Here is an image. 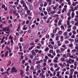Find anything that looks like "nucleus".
<instances>
[{
  "mask_svg": "<svg viewBox=\"0 0 78 78\" xmlns=\"http://www.w3.org/2000/svg\"><path fill=\"white\" fill-rule=\"evenodd\" d=\"M10 28V26H8L7 27H5L4 28H3L2 30H0V32L1 31H5V33H6L7 34H9V33H10V29L9 28Z\"/></svg>",
  "mask_w": 78,
  "mask_h": 78,
  "instance_id": "f257e3e1",
  "label": "nucleus"
},
{
  "mask_svg": "<svg viewBox=\"0 0 78 78\" xmlns=\"http://www.w3.org/2000/svg\"><path fill=\"white\" fill-rule=\"evenodd\" d=\"M11 73H16L17 72L18 70L16 69V67H14L11 69Z\"/></svg>",
  "mask_w": 78,
  "mask_h": 78,
  "instance_id": "f03ea898",
  "label": "nucleus"
},
{
  "mask_svg": "<svg viewBox=\"0 0 78 78\" xmlns=\"http://www.w3.org/2000/svg\"><path fill=\"white\" fill-rule=\"evenodd\" d=\"M37 28V30L40 31V30H41L43 29V26H40L38 27Z\"/></svg>",
  "mask_w": 78,
  "mask_h": 78,
  "instance_id": "7ed1b4c3",
  "label": "nucleus"
},
{
  "mask_svg": "<svg viewBox=\"0 0 78 78\" xmlns=\"http://www.w3.org/2000/svg\"><path fill=\"white\" fill-rule=\"evenodd\" d=\"M31 53H32V55H34L35 56L36 55V52H34V50H32V51H30Z\"/></svg>",
  "mask_w": 78,
  "mask_h": 78,
  "instance_id": "20e7f679",
  "label": "nucleus"
},
{
  "mask_svg": "<svg viewBox=\"0 0 78 78\" xmlns=\"http://www.w3.org/2000/svg\"><path fill=\"white\" fill-rule=\"evenodd\" d=\"M6 74H7L8 75H9V74L8 73V71H6L4 73L3 72L2 73V75H3V74H4V75H5Z\"/></svg>",
  "mask_w": 78,
  "mask_h": 78,
  "instance_id": "39448f33",
  "label": "nucleus"
},
{
  "mask_svg": "<svg viewBox=\"0 0 78 78\" xmlns=\"http://www.w3.org/2000/svg\"><path fill=\"white\" fill-rule=\"evenodd\" d=\"M20 29V24L19 23V25L18 26V27L16 29V31H19V30Z\"/></svg>",
  "mask_w": 78,
  "mask_h": 78,
  "instance_id": "423d86ee",
  "label": "nucleus"
},
{
  "mask_svg": "<svg viewBox=\"0 0 78 78\" xmlns=\"http://www.w3.org/2000/svg\"><path fill=\"white\" fill-rule=\"evenodd\" d=\"M29 46V44H27L25 45L24 46V49H27V48Z\"/></svg>",
  "mask_w": 78,
  "mask_h": 78,
  "instance_id": "0eeeda50",
  "label": "nucleus"
},
{
  "mask_svg": "<svg viewBox=\"0 0 78 78\" xmlns=\"http://www.w3.org/2000/svg\"><path fill=\"white\" fill-rule=\"evenodd\" d=\"M40 66H40V64H39L37 65V70H39L40 69Z\"/></svg>",
  "mask_w": 78,
  "mask_h": 78,
  "instance_id": "6e6552de",
  "label": "nucleus"
},
{
  "mask_svg": "<svg viewBox=\"0 0 78 78\" xmlns=\"http://www.w3.org/2000/svg\"><path fill=\"white\" fill-rule=\"evenodd\" d=\"M75 41L76 43H78V38H75Z\"/></svg>",
  "mask_w": 78,
  "mask_h": 78,
  "instance_id": "1a4fd4ad",
  "label": "nucleus"
},
{
  "mask_svg": "<svg viewBox=\"0 0 78 78\" xmlns=\"http://www.w3.org/2000/svg\"><path fill=\"white\" fill-rule=\"evenodd\" d=\"M65 60V59H64V58L63 57L62 58L60 59L61 61H62V62H65V61L64 60Z\"/></svg>",
  "mask_w": 78,
  "mask_h": 78,
  "instance_id": "9d476101",
  "label": "nucleus"
},
{
  "mask_svg": "<svg viewBox=\"0 0 78 78\" xmlns=\"http://www.w3.org/2000/svg\"><path fill=\"white\" fill-rule=\"evenodd\" d=\"M8 51H7L6 53H5V57H6L7 56V55H8Z\"/></svg>",
  "mask_w": 78,
  "mask_h": 78,
  "instance_id": "9b49d317",
  "label": "nucleus"
},
{
  "mask_svg": "<svg viewBox=\"0 0 78 78\" xmlns=\"http://www.w3.org/2000/svg\"><path fill=\"white\" fill-rule=\"evenodd\" d=\"M23 7H25L26 9H27L28 8L27 7V5H26V4H23Z\"/></svg>",
  "mask_w": 78,
  "mask_h": 78,
  "instance_id": "f8f14e48",
  "label": "nucleus"
},
{
  "mask_svg": "<svg viewBox=\"0 0 78 78\" xmlns=\"http://www.w3.org/2000/svg\"><path fill=\"white\" fill-rule=\"evenodd\" d=\"M9 8L10 10H12V11H13V9H12V8H13V6H10Z\"/></svg>",
  "mask_w": 78,
  "mask_h": 78,
  "instance_id": "ddd939ff",
  "label": "nucleus"
},
{
  "mask_svg": "<svg viewBox=\"0 0 78 78\" xmlns=\"http://www.w3.org/2000/svg\"><path fill=\"white\" fill-rule=\"evenodd\" d=\"M74 66L75 67H76L77 66V63L76 62H74Z\"/></svg>",
  "mask_w": 78,
  "mask_h": 78,
  "instance_id": "4468645a",
  "label": "nucleus"
},
{
  "mask_svg": "<svg viewBox=\"0 0 78 78\" xmlns=\"http://www.w3.org/2000/svg\"><path fill=\"white\" fill-rule=\"evenodd\" d=\"M49 50V48L48 47H47L45 49L44 51H48Z\"/></svg>",
  "mask_w": 78,
  "mask_h": 78,
  "instance_id": "2eb2a0df",
  "label": "nucleus"
},
{
  "mask_svg": "<svg viewBox=\"0 0 78 78\" xmlns=\"http://www.w3.org/2000/svg\"><path fill=\"white\" fill-rule=\"evenodd\" d=\"M23 70H22L21 71V75L22 76V77H23Z\"/></svg>",
  "mask_w": 78,
  "mask_h": 78,
  "instance_id": "dca6fc26",
  "label": "nucleus"
},
{
  "mask_svg": "<svg viewBox=\"0 0 78 78\" xmlns=\"http://www.w3.org/2000/svg\"><path fill=\"white\" fill-rule=\"evenodd\" d=\"M58 25H61V20H59L58 23Z\"/></svg>",
  "mask_w": 78,
  "mask_h": 78,
  "instance_id": "f3484780",
  "label": "nucleus"
},
{
  "mask_svg": "<svg viewBox=\"0 0 78 78\" xmlns=\"http://www.w3.org/2000/svg\"><path fill=\"white\" fill-rule=\"evenodd\" d=\"M63 57L64 58H67V55L66 54H64L63 55Z\"/></svg>",
  "mask_w": 78,
  "mask_h": 78,
  "instance_id": "a211bd4d",
  "label": "nucleus"
},
{
  "mask_svg": "<svg viewBox=\"0 0 78 78\" xmlns=\"http://www.w3.org/2000/svg\"><path fill=\"white\" fill-rule=\"evenodd\" d=\"M30 40H32V39H34V36H32L30 37Z\"/></svg>",
  "mask_w": 78,
  "mask_h": 78,
  "instance_id": "6ab92c4d",
  "label": "nucleus"
},
{
  "mask_svg": "<svg viewBox=\"0 0 78 78\" xmlns=\"http://www.w3.org/2000/svg\"><path fill=\"white\" fill-rule=\"evenodd\" d=\"M34 47V46H32L30 48V50H32L33 48Z\"/></svg>",
  "mask_w": 78,
  "mask_h": 78,
  "instance_id": "aec40b11",
  "label": "nucleus"
},
{
  "mask_svg": "<svg viewBox=\"0 0 78 78\" xmlns=\"http://www.w3.org/2000/svg\"><path fill=\"white\" fill-rule=\"evenodd\" d=\"M21 4L23 5V4H24V3H25V1H21Z\"/></svg>",
  "mask_w": 78,
  "mask_h": 78,
  "instance_id": "412c9836",
  "label": "nucleus"
},
{
  "mask_svg": "<svg viewBox=\"0 0 78 78\" xmlns=\"http://www.w3.org/2000/svg\"><path fill=\"white\" fill-rule=\"evenodd\" d=\"M20 42H23V38H22V37H21L20 38Z\"/></svg>",
  "mask_w": 78,
  "mask_h": 78,
  "instance_id": "4be33fe9",
  "label": "nucleus"
},
{
  "mask_svg": "<svg viewBox=\"0 0 78 78\" xmlns=\"http://www.w3.org/2000/svg\"><path fill=\"white\" fill-rule=\"evenodd\" d=\"M28 27H24L23 28V30H27V29Z\"/></svg>",
  "mask_w": 78,
  "mask_h": 78,
  "instance_id": "5701e85b",
  "label": "nucleus"
},
{
  "mask_svg": "<svg viewBox=\"0 0 78 78\" xmlns=\"http://www.w3.org/2000/svg\"><path fill=\"white\" fill-rule=\"evenodd\" d=\"M48 4V3H47L46 2H45L44 4V6H46Z\"/></svg>",
  "mask_w": 78,
  "mask_h": 78,
  "instance_id": "b1692460",
  "label": "nucleus"
},
{
  "mask_svg": "<svg viewBox=\"0 0 78 78\" xmlns=\"http://www.w3.org/2000/svg\"><path fill=\"white\" fill-rule=\"evenodd\" d=\"M74 69L73 68H72L70 70V71L71 72H74Z\"/></svg>",
  "mask_w": 78,
  "mask_h": 78,
  "instance_id": "393cba45",
  "label": "nucleus"
},
{
  "mask_svg": "<svg viewBox=\"0 0 78 78\" xmlns=\"http://www.w3.org/2000/svg\"><path fill=\"white\" fill-rule=\"evenodd\" d=\"M26 22L25 21H24L22 22V24L23 25H25V23Z\"/></svg>",
  "mask_w": 78,
  "mask_h": 78,
  "instance_id": "a878e982",
  "label": "nucleus"
},
{
  "mask_svg": "<svg viewBox=\"0 0 78 78\" xmlns=\"http://www.w3.org/2000/svg\"><path fill=\"white\" fill-rule=\"evenodd\" d=\"M18 32H19V33H20V34H22L23 32V30H19L18 31Z\"/></svg>",
  "mask_w": 78,
  "mask_h": 78,
  "instance_id": "bb28decb",
  "label": "nucleus"
},
{
  "mask_svg": "<svg viewBox=\"0 0 78 78\" xmlns=\"http://www.w3.org/2000/svg\"><path fill=\"white\" fill-rule=\"evenodd\" d=\"M55 39H56V41H58V40H59V37L58 36L56 37Z\"/></svg>",
  "mask_w": 78,
  "mask_h": 78,
  "instance_id": "cd10ccee",
  "label": "nucleus"
},
{
  "mask_svg": "<svg viewBox=\"0 0 78 78\" xmlns=\"http://www.w3.org/2000/svg\"><path fill=\"white\" fill-rule=\"evenodd\" d=\"M67 15L69 16H70V12H68L67 14Z\"/></svg>",
  "mask_w": 78,
  "mask_h": 78,
  "instance_id": "c85d7f7f",
  "label": "nucleus"
},
{
  "mask_svg": "<svg viewBox=\"0 0 78 78\" xmlns=\"http://www.w3.org/2000/svg\"><path fill=\"white\" fill-rule=\"evenodd\" d=\"M13 12V14L15 15V14L17 13V12L16 10H14Z\"/></svg>",
  "mask_w": 78,
  "mask_h": 78,
  "instance_id": "c756f323",
  "label": "nucleus"
},
{
  "mask_svg": "<svg viewBox=\"0 0 78 78\" xmlns=\"http://www.w3.org/2000/svg\"><path fill=\"white\" fill-rule=\"evenodd\" d=\"M34 57V56L33 55H31L30 56V58L31 59H33Z\"/></svg>",
  "mask_w": 78,
  "mask_h": 78,
  "instance_id": "7c9ffc66",
  "label": "nucleus"
},
{
  "mask_svg": "<svg viewBox=\"0 0 78 78\" xmlns=\"http://www.w3.org/2000/svg\"><path fill=\"white\" fill-rule=\"evenodd\" d=\"M60 50L61 51H64V50H65V49L64 48H61Z\"/></svg>",
  "mask_w": 78,
  "mask_h": 78,
  "instance_id": "2f4dec72",
  "label": "nucleus"
},
{
  "mask_svg": "<svg viewBox=\"0 0 78 78\" xmlns=\"http://www.w3.org/2000/svg\"><path fill=\"white\" fill-rule=\"evenodd\" d=\"M69 11H72L73 12H74V11H75V9H70Z\"/></svg>",
  "mask_w": 78,
  "mask_h": 78,
  "instance_id": "473e14b6",
  "label": "nucleus"
},
{
  "mask_svg": "<svg viewBox=\"0 0 78 78\" xmlns=\"http://www.w3.org/2000/svg\"><path fill=\"white\" fill-rule=\"evenodd\" d=\"M64 34L65 36H67V32H65L64 33Z\"/></svg>",
  "mask_w": 78,
  "mask_h": 78,
  "instance_id": "72a5a7b5",
  "label": "nucleus"
},
{
  "mask_svg": "<svg viewBox=\"0 0 78 78\" xmlns=\"http://www.w3.org/2000/svg\"><path fill=\"white\" fill-rule=\"evenodd\" d=\"M71 55V54L70 53H68L67 55V56L68 57H69V56H70Z\"/></svg>",
  "mask_w": 78,
  "mask_h": 78,
  "instance_id": "f704fd0d",
  "label": "nucleus"
},
{
  "mask_svg": "<svg viewBox=\"0 0 78 78\" xmlns=\"http://www.w3.org/2000/svg\"><path fill=\"white\" fill-rule=\"evenodd\" d=\"M33 9V6L30 5V9Z\"/></svg>",
  "mask_w": 78,
  "mask_h": 78,
  "instance_id": "c9c22d12",
  "label": "nucleus"
},
{
  "mask_svg": "<svg viewBox=\"0 0 78 78\" xmlns=\"http://www.w3.org/2000/svg\"><path fill=\"white\" fill-rule=\"evenodd\" d=\"M62 33V31H60L58 32V33L59 34H61Z\"/></svg>",
  "mask_w": 78,
  "mask_h": 78,
  "instance_id": "e433bc0d",
  "label": "nucleus"
},
{
  "mask_svg": "<svg viewBox=\"0 0 78 78\" xmlns=\"http://www.w3.org/2000/svg\"><path fill=\"white\" fill-rule=\"evenodd\" d=\"M27 12L28 15L29 16H30V14L29 13L30 12V10H27Z\"/></svg>",
  "mask_w": 78,
  "mask_h": 78,
  "instance_id": "4c0bfd02",
  "label": "nucleus"
},
{
  "mask_svg": "<svg viewBox=\"0 0 78 78\" xmlns=\"http://www.w3.org/2000/svg\"><path fill=\"white\" fill-rule=\"evenodd\" d=\"M50 70L51 71H52V72H53V71H54V69H53V67H51L50 68Z\"/></svg>",
  "mask_w": 78,
  "mask_h": 78,
  "instance_id": "58836bf2",
  "label": "nucleus"
},
{
  "mask_svg": "<svg viewBox=\"0 0 78 78\" xmlns=\"http://www.w3.org/2000/svg\"><path fill=\"white\" fill-rule=\"evenodd\" d=\"M67 62L68 64H70V63H71V62H70V60H69Z\"/></svg>",
  "mask_w": 78,
  "mask_h": 78,
  "instance_id": "ea45409f",
  "label": "nucleus"
},
{
  "mask_svg": "<svg viewBox=\"0 0 78 78\" xmlns=\"http://www.w3.org/2000/svg\"><path fill=\"white\" fill-rule=\"evenodd\" d=\"M50 53H52L53 52V50H51L49 51Z\"/></svg>",
  "mask_w": 78,
  "mask_h": 78,
  "instance_id": "a19ab883",
  "label": "nucleus"
},
{
  "mask_svg": "<svg viewBox=\"0 0 78 78\" xmlns=\"http://www.w3.org/2000/svg\"><path fill=\"white\" fill-rule=\"evenodd\" d=\"M76 27L74 26L73 27V30H76Z\"/></svg>",
  "mask_w": 78,
  "mask_h": 78,
  "instance_id": "79ce46f5",
  "label": "nucleus"
},
{
  "mask_svg": "<svg viewBox=\"0 0 78 78\" xmlns=\"http://www.w3.org/2000/svg\"><path fill=\"white\" fill-rule=\"evenodd\" d=\"M34 45V42H32L30 44V45Z\"/></svg>",
  "mask_w": 78,
  "mask_h": 78,
  "instance_id": "37998d69",
  "label": "nucleus"
},
{
  "mask_svg": "<svg viewBox=\"0 0 78 78\" xmlns=\"http://www.w3.org/2000/svg\"><path fill=\"white\" fill-rule=\"evenodd\" d=\"M75 25L76 26H78V21H77V23H76L75 24Z\"/></svg>",
  "mask_w": 78,
  "mask_h": 78,
  "instance_id": "c03bdc74",
  "label": "nucleus"
},
{
  "mask_svg": "<svg viewBox=\"0 0 78 78\" xmlns=\"http://www.w3.org/2000/svg\"><path fill=\"white\" fill-rule=\"evenodd\" d=\"M61 28H62V29H63V30H64V27L63 26H61Z\"/></svg>",
  "mask_w": 78,
  "mask_h": 78,
  "instance_id": "a18cd8bd",
  "label": "nucleus"
},
{
  "mask_svg": "<svg viewBox=\"0 0 78 78\" xmlns=\"http://www.w3.org/2000/svg\"><path fill=\"white\" fill-rule=\"evenodd\" d=\"M44 13L45 15H47L48 13H47V12L46 11H45L44 12Z\"/></svg>",
  "mask_w": 78,
  "mask_h": 78,
  "instance_id": "49530a36",
  "label": "nucleus"
},
{
  "mask_svg": "<svg viewBox=\"0 0 78 78\" xmlns=\"http://www.w3.org/2000/svg\"><path fill=\"white\" fill-rule=\"evenodd\" d=\"M54 62H55V63H56L58 62V61L56 60V59L54 60Z\"/></svg>",
  "mask_w": 78,
  "mask_h": 78,
  "instance_id": "de8ad7c7",
  "label": "nucleus"
},
{
  "mask_svg": "<svg viewBox=\"0 0 78 78\" xmlns=\"http://www.w3.org/2000/svg\"><path fill=\"white\" fill-rule=\"evenodd\" d=\"M48 47L49 48H51V47H52V45L51 44H49L48 45Z\"/></svg>",
  "mask_w": 78,
  "mask_h": 78,
  "instance_id": "09e8293b",
  "label": "nucleus"
},
{
  "mask_svg": "<svg viewBox=\"0 0 78 78\" xmlns=\"http://www.w3.org/2000/svg\"><path fill=\"white\" fill-rule=\"evenodd\" d=\"M74 9L75 10H77V9H78V7H76V6H75L74 7Z\"/></svg>",
  "mask_w": 78,
  "mask_h": 78,
  "instance_id": "8fccbe9b",
  "label": "nucleus"
},
{
  "mask_svg": "<svg viewBox=\"0 0 78 78\" xmlns=\"http://www.w3.org/2000/svg\"><path fill=\"white\" fill-rule=\"evenodd\" d=\"M51 62V60L50 59V60H49L48 61V63H49V62Z\"/></svg>",
  "mask_w": 78,
  "mask_h": 78,
  "instance_id": "3c124183",
  "label": "nucleus"
},
{
  "mask_svg": "<svg viewBox=\"0 0 78 78\" xmlns=\"http://www.w3.org/2000/svg\"><path fill=\"white\" fill-rule=\"evenodd\" d=\"M72 46H73V44H70L69 45V47H70L72 48Z\"/></svg>",
  "mask_w": 78,
  "mask_h": 78,
  "instance_id": "603ef678",
  "label": "nucleus"
},
{
  "mask_svg": "<svg viewBox=\"0 0 78 78\" xmlns=\"http://www.w3.org/2000/svg\"><path fill=\"white\" fill-rule=\"evenodd\" d=\"M56 70H55L54 72V73H53V75L54 76L55 75H56Z\"/></svg>",
  "mask_w": 78,
  "mask_h": 78,
  "instance_id": "864d4df0",
  "label": "nucleus"
},
{
  "mask_svg": "<svg viewBox=\"0 0 78 78\" xmlns=\"http://www.w3.org/2000/svg\"><path fill=\"white\" fill-rule=\"evenodd\" d=\"M75 35H73L71 36V38H72L73 39V38H75Z\"/></svg>",
  "mask_w": 78,
  "mask_h": 78,
  "instance_id": "5fc2aeb1",
  "label": "nucleus"
},
{
  "mask_svg": "<svg viewBox=\"0 0 78 78\" xmlns=\"http://www.w3.org/2000/svg\"><path fill=\"white\" fill-rule=\"evenodd\" d=\"M71 19V16H69L68 18V20H70Z\"/></svg>",
  "mask_w": 78,
  "mask_h": 78,
  "instance_id": "6e6d98bb",
  "label": "nucleus"
},
{
  "mask_svg": "<svg viewBox=\"0 0 78 78\" xmlns=\"http://www.w3.org/2000/svg\"><path fill=\"white\" fill-rule=\"evenodd\" d=\"M46 38H48L49 37V35L48 34H47L46 35Z\"/></svg>",
  "mask_w": 78,
  "mask_h": 78,
  "instance_id": "4d7b16f0",
  "label": "nucleus"
},
{
  "mask_svg": "<svg viewBox=\"0 0 78 78\" xmlns=\"http://www.w3.org/2000/svg\"><path fill=\"white\" fill-rule=\"evenodd\" d=\"M48 56H49V57H51V54H48Z\"/></svg>",
  "mask_w": 78,
  "mask_h": 78,
  "instance_id": "13d9d810",
  "label": "nucleus"
},
{
  "mask_svg": "<svg viewBox=\"0 0 78 78\" xmlns=\"http://www.w3.org/2000/svg\"><path fill=\"white\" fill-rule=\"evenodd\" d=\"M25 62V60H23L22 61V63H23V64H24Z\"/></svg>",
  "mask_w": 78,
  "mask_h": 78,
  "instance_id": "bf43d9fd",
  "label": "nucleus"
},
{
  "mask_svg": "<svg viewBox=\"0 0 78 78\" xmlns=\"http://www.w3.org/2000/svg\"><path fill=\"white\" fill-rule=\"evenodd\" d=\"M11 70V68H8L7 69V71H8Z\"/></svg>",
  "mask_w": 78,
  "mask_h": 78,
  "instance_id": "052dcab7",
  "label": "nucleus"
},
{
  "mask_svg": "<svg viewBox=\"0 0 78 78\" xmlns=\"http://www.w3.org/2000/svg\"><path fill=\"white\" fill-rule=\"evenodd\" d=\"M30 69L31 70H34V67L32 66L31 67H30Z\"/></svg>",
  "mask_w": 78,
  "mask_h": 78,
  "instance_id": "680f3d73",
  "label": "nucleus"
},
{
  "mask_svg": "<svg viewBox=\"0 0 78 78\" xmlns=\"http://www.w3.org/2000/svg\"><path fill=\"white\" fill-rule=\"evenodd\" d=\"M66 66V63H63V65H62V66L63 67V66Z\"/></svg>",
  "mask_w": 78,
  "mask_h": 78,
  "instance_id": "e2e57ef3",
  "label": "nucleus"
},
{
  "mask_svg": "<svg viewBox=\"0 0 78 78\" xmlns=\"http://www.w3.org/2000/svg\"><path fill=\"white\" fill-rule=\"evenodd\" d=\"M74 74H75V75H76L77 74H78V73L77 72L75 71L74 72Z\"/></svg>",
  "mask_w": 78,
  "mask_h": 78,
  "instance_id": "0e129e2a",
  "label": "nucleus"
},
{
  "mask_svg": "<svg viewBox=\"0 0 78 78\" xmlns=\"http://www.w3.org/2000/svg\"><path fill=\"white\" fill-rule=\"evenodd\" d=\"M41 78H44L45 77V75H42V76H41Z\"/></svg>",
  "mask_w": 78,
  "mask_h": 78,
  "instance_id": "69168bd1",
  "label": "nucleus"
},
{
  "mask_svg": "<svg viewBox=\"0 0 78 78\" xmlns=\"http://www.w3.org/2000/svg\"><path fill=\"white\" fill-rule=\"evenodd\" d=\"M38 53H40L41 54L42 53V50H40L38 51Z\"/></svg>",
  "mask_w": 78,
  "mask_h": 78,
  "instance_id": "338daca9",
  "label": "nucleus"
},
{
  "mask_svg": "<svg viewBox=\"0 0 78 78\" xmlns=\"http://www.w3.org/2000/svg\"><path fill=\"white\" fill-rule=\"evenodd\" d=\"M67 31H69H69H71V29L70 28L68 29H67Z\"/></svg>",
  "mask_w": 78,
  "mask_h": 78,
  "instance_id": "774afa93",
  "label": "nucleus"
}]
</instances>
